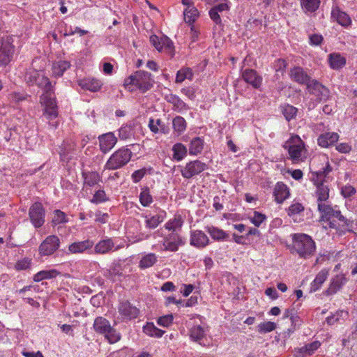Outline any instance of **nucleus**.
<instances>
[{
  "label": "nucleus",
  "mask_w": 357,
  "mask_h": 357,
  "mask_svg": "<svg viewBox=\"0 0 357 357\" xmlns=\"http://www.w3.org/2000/svg\"><path fill=\"white\" fill-rule=\"evenodd\" d=\"M24 79L29 85L36 84L43 89L44 92L40 96V102L44 107L45 112L47 110L55 112L57 104L52 85L49 79L42 72L33 69H30L26 73Z\"/></svg>",
  "instance_id": "obj_1"
},
{
  "label": "nucleus",
  "mask_w": 357,
  "mask_h": 357,
  "mask_svg": "<svg viewBox=\"0 0 357 357\" xmlns=\"http://www.w3.org/2000/svg\"><path fill=\"white\" fill-rule=\"evenodd\" d=\"M291 245L290 248L292 254L298 255L303 259H309L316 252V243L312 238L303 233H295L291 235Z\"/></svg>",
  "instance_id": "obj_2"
},
{
  "label": "nucleus",
  "mask_w": 357,
  "mask_h": 357,
  "mask_svg": "<svg viewBox=\"0 0 357 357\" xmlns=\"http://www.w3.org/2000/svg\"><path fill=\"white\" fill-rule=\"evenodd\" d=\"M283 147L288 151L289 158L294 164L303 162L307 158V149L304 142L298 135L291 136Z\"/></svg>",
  "instance_id": "obj_3"
},
{
  "label": "nucleus",
  "mask_w": 357,
  "mask_h": 357,
  "mask_svg": "<svg viewBox=\"0 0 357 357\" xmlns=\"http://www.w3.org/2000/svg\"><path fill=\"white\" fill-rule=\"evenodd\" d=\"M93 327L95 332L104 335L109 344L116 343L121 340V334L111 326L109 321L103 317H96Z\"/></svg>",
  "instance_id": "obj_4"
},
{
  "label": "nucleus",
  "mask_w": 357,
  "mask_h": 357,
  "mask_svg": "<svg viewBox=\"0 0 357 357\" xmlns=\"http://www.w3.org/2000/svg\"><path fill=\"white\" fill-rule=\"evenodd\" d=\"M331 171L332 168L326 159L325 166L321 169L315 172L317 178L314 179L317 185L316 195L318 203H324V202L329 197V188L324 183V181Z\"/></svg>",
  "instance_id": "obj_5"
},
{
  "label": "nucleus",
  "mask_w": 357,
  "mask_h": 357,
  "mask_svg": "<svg viewBox=\"0 0 357 357\" xmlns=\"http://www.w3.org/2000/svg\"><path fill=\"white\" fill-rule=\"evenodd\" d=\"M132 151L128 148H121L116 151L105 165V169L115 170L125 166L131 159Z\"/></svg>",
  "instance_id": "obj_6"
},
{
  "label": "nucleus",
  "mask_w": 357,
  "mask_h": 357,
  "mask_svg": "<svg viewBox=\"0 0 357 357\" xmlns=\"http://www.w3.org/2000/svg\"><path fill=\"white\" fill-rule=\"evenodd\" d=\"M153 84L151 74L145 71H137L125 80V85H135L143 92L150 89Z\"/></svg>",
  "instance_id": "obj_7"
},
{
  "label": "nucleus",
  "mask_w": 357,
  "mask_h": 357,
  "mask_svg": "<svg viewBox=\"0 0 357 357\" xmlns=\"http://www.w3.org/2000/svg\"><path fill=\"white\" fill-rule=\"evenodd\" d=\"M317 206L320 213L319 222L326 224L325 228H331V223H333L341 213L338 206H332L326 203H318Z\"/></svg>",
  "instance_id": "obj_8"
},
{
  "label": "nucleus",
  "mask_w": 357,
  "mask_h": 357,
  "mask_svg": "<svg viewBox=\"0 0 357 357\" xmlns=\"http://www.w3.org/2000/svg\"><path fill=\"white\" fill-rule=\"evenodd\" d=\"M13 38L11 36L2 37L0 39V66H6L13 59L15 53Z\"/></svg>",
  "instance_id": "obj_9"
},
{
  "label": "nucleus",
  "mask_w": 357,
  "mask_h": 357,
  "mask_svg": "<svg viewBox=\"0 0 357 357\" xmlns=\"http://www.w3.org/2000/svg\"><path fill=\"white\" fill-rule=\"evenodd\" d=\"M60 239L56 235L47 236L38 247V254L41 257L52 255L60 247Z\"/></svg>",
  "instance_id": "obj_10"
},
{
  "label": "nucleus",
  "mask_w": 357,
  "mask_h": 357,
  "mask_svg": "<svg viewBox=\"0 0 357 357\" xmlns=\"http://www.w3.org/2000/svg\"><path fill=\"white\" fill-rule=\"evenodd\" d=\"M29 217L32 225L40 228L45 223V210L42 203L36 202L29 208Z\"/></svg>",
  "instance_id": "obj_11"
},
{
  "label": "nucleus",
  "mask_w": 357,
  "mask_h": 357,
  "mask_svg": "<svg viewBox=\"0 0 357 357\" xmlns=\"http://www.w3.org/2000/svg\"><path fill=\"white\" fill-rule=\"evenodd\" d=\"M150 43L159 52H165L171 56L174 54V46L173 42L166 36L158 37L153 34L150 36Z\"/></svg>",
  "instance_id": "obj_12"
},
{
  "label": "nucleus",
  "mask_w": 357,
  "mask_h": 357,
  "mask_svg": "<svg viewBox=\"0 0 357 357\" xmlns=\"http://www.w3.org/2000/svg\"><path fill=\"white\" fill-rule=\"evenodd\" d=\"M208 169V165L199 160H195L186 163L181 170L182 176L185 178H191Z\"/></svg>",
  "instance_id": "obj_13"
},
{
  "label": "nucleus",
  "mask_w": 357,
  "mask_h": 357,
  "mask_svg": "<svg viewBox=\"0 0 357 357\" xmlns=\"http://www.w3.org/2000/svg\"><path fill=\"white\" fill-rule=\"evenodd\" d=\"M117 309L120 319L122 321H130L136 319L139 314V310L128 301H120Z\"/></svg>",
  "instance_id": "obj_14"
},
{
  "label": "nucleus",
  "mask_w": 357,
  "mask_h": 357,
  "mask_svg": "<svg viewBox=\"0 0 357 357\" xmlns=\"http://www.w3.org/2000/svg\"><path fill=\"white\" fill-rule=\"evenodd\" d=\"M185 241L178 233H170L166 235L162 242L163 251L175 252L178 250L180 246L184 245Z\"/></svg>",
  "instance_id": "obj_15"
},
{
  "label": "nucleus",
  "mask_w": 357,
  "mask_h": 357,
  "mask_svg": "<svg viewBox=\"0 0 357 357\" xmlns=\"http://www.w3.org/2000/svg\"><path fill=\"white\" fill-rule=\"evenodd\" d=\"M354 223L351 219L345 218L342 213L339 215L337 218L333 223H331V227L339 236H342L347 232H351L353 231Z\"/></svg>",
  "instance_id": "obj_16"
},
{
  "label": "nucleus",
  "mask_w": 357,
  "mask_h": 357,
  "mask_svg": "<svg viewBox=\"0 0 357 357\" xmlns=\"http://www.w3.org/2000/svg\"><path fill=\"white\" fill-rule=\"evenodd\" d=\"M145 219V227L149 229H154L158 227L166 218L165 211L159 209L155 215H143Z\"/></svg>",
  "instance_id": "obj_17"
},
{
  "label": "nucleus",
  "mask_w": 357,
  "mask_h": 357,
  "mask_svg": "<svg viewBox=\"0 0 357 357\" xmlns=\"http://www.w3.org/2000/svg\"><path fill=\"white\" fill-rule=\"evenodd\" d=\"M98 139L100 144V149L104 153L109 151L117 142L116 137L113 132H111L99 136Z\"/></svg>",
  "instance_id": "obj_18"
},
{
  "label": "nucleus",
  "mask_w": 357,
  "mask_h": 357,
  "mask_svg": "<svg viewBox=\"0 0 357 357\" xmlns=\"http://www.w3.org/2000/svg\"><path fill=\"white\" fill-rule=\"evenodd\" d=\"M190 245L197 248H204L209 243L207 235L201 230H194L190 233Z\"/></svg>",
  "instance_id": "obj_19"
},
{
  "label": "nucleus",
  "mask_w": 357,
  "mask_h": 357,
  "mask_svg": "<svg viewBox=\"0 0 357 357\" xmlns=\"http://www.w3.org/2000/svg\"><path fill=\"white\" fill-rule=\"evenodd\" d=\"M243 80L255 89L260 88L262 84V77L255 70L245 69L242 72Z\"/></svg>",
  "instance_id": "obj_20"
},
{
  "label": "nucleus",
  "mask_w": 357,
  "mask_h": 357,
  "mask_svg": "<svg viewBox=\"0 0 357 357\" xmlns=\"http://www.w3.org/2000/svg\"><path fill=\"white\" fill-rule=\"evenodd\" d=\"M273 196L275 202L282 204L289 197L290 190L283 182H278L273 189Z\"/></svg>",
  "instance_id": "obj_21"
},
{
  "label": "nucleus",
  "mask_w": 357,
  "mask_h": 357,
  "mask_svg": "<svg viewBox=\"0 0 357 357\" xmlns=\"http://www.w3.org/2000/svg\"><path fill=\"white\" fill-rule=\"evenodd\" d=\"M93 242L91 240L74 242L68 245L67 254H81L92 248Z\"/></svg>",
  "instance_id": "obj_22"
},
{
  "label": "nucleus",
  "mask_w": 357,
  "mask_h": 357,
  "mask_svg": "<svg viewBox=\"0 0 357 357\" xmlns=\"http://www.w3.org/2000/svg\"><path fill=\"white\" fill-rule=\"evenodd\" d=\"M347 282V278L344 275H337L333 278L328 288L324 292L326 296H331L337 292Z\"/></svg>",
  "instance_id": "obj_23"
},
{
  "label": "nucleus",
  "mask_w": 357,
  "mask_h": 357,
  "mask_svg": "<svg viewBox=\"0 0 357 357\" xmlns=\"http://www.w3.org/2000/svg\"><path fill=\"white\" fill-rule=\"evenodd\" d=\"M289 75L292 80L294 82L301 84H306L307 82L310 80V77L307 74V73L303 70V68L297 66L291 69Z\"/></svg>",
  "instance_id": "obj_24"
},
{
  "label": "nucleus",
  "mask_w": 357,
  "mask_h": 357,
  "mask_svg": "<svg viewBox=\"0 0 357 357\" xmlns=\"http://www.w3.org/2000/svg\"><path fill=\"white\" fill-rule=\"evenodd\" d=\"M305 85L307 91L317 96H325L328 92L327 89L322 84L311 77Z\"/></svg>",
  "instance_id": "obj_25"
},
{
  "label": "nucleus",
  "mask_w": 357,
  "mask_h": 357,
  "mask_svg": "<svg viewBox=\"0 0 357 357\" xmlns=\"http://www.w3.org/2000/svg\"><path fill=\"white\" fill-rule=\"evenodd\" d=\"M320 346L319 341H314L304 347L297 348L295 349L294 357H305V355H312Z\"/></svg>",
  "instance_id": "obj_26"
},
{
  "label": "nucleus",
  "mask_w": 357,
  "mask_h": 357,
  "mask_svg": "<svg viewBox=\"0 0 357 357\" xmlns=\"http://www.w3.org/2000/svg\"><path fill=\"white\" fill-rule=\"evenodd\" d=\"M339 139V135L337 132H326L319 136L317 139L318 144L324 148H327Z\"/></svg>",
  "instance_id": "obj_27"
},
{
  "label": "nucleus",
  "mask_w": 357,
  "mask_h": 357,
  "mask_svg": "<svg viewBox=\"0 0 357 357\" xmlns=\"http://www.w3.org/2000/svg\"><path fill=\"white\" fill-rule=\"evenodd\" d=\"M84 186L93 187L102 181L100 175L97 172H83L82 173Z\"/></svg>",
  "instance_id": "obj_28"
},
{
  "label": "nucleus",
  "mask_w": 357,
  "mask_h": 357,
  "mask_svg": "<svg viewBox=\"0 0 357 357\" xmlns=\"http://www.w3.org/2000/svg\"><path fill=\"white\" fill-rule=\"evenodd\" d=\"M158 257L155 253H146L142 256L138 266L142 270L149 268L158 263Z\"/></svg>",
  "instance_id": "obj_29"
},
{
  "label": "nucleus",
  "mask_w": 357,
  "mask_h": 357,
  "mask_svg": "<svg viewBox=\"0 0 357 357\" xmlns=\"http://www.w3.org/2000/svg\"><path fill=\"white\" fill-rule=\"evenodd\" d=\"M331 15L335 19L337 22L342 26L347 27L351 24V20L349 15L345 12L340 10L338 7L333 8Z\"/></svg>",
  "instance_id": "obj_30"
},
{
  "label": "nucleus",
  "mask_w": 357,
  "mask_h": 357,
  "mask_svg": "<svg viewBox=\"0 0 357 357\" xmlns=\"http://www.w3.org/2000/svg\"><path fill=\"white\" fill-rule=\"evenodd\" d=\"M60 275L61 272L56 269L42 270L33 275V280L36 282H39L43 280L56 278Z\"/></svg>",
  "instance_id": "obj_31"
},
{
  "label": "nucleus",
  "mask_w": 357,
  "mask_h": 357,
  "mask_svg": "<svg viewBox=\"0 0 357 357\" xmlns=\"http://www.w3.org/2000/svg\"><path fill=\"white\" fill-rule=\"evenodd\" d=\"M114 247V243L111 238L100 241L94 248L96 254L104 255L110 252Z\"/></svg>",
  "instance_id": "obj_32"
},
{
  "label": "nucleus",
  "mask_w": 357,
  "mask_h": 357,
  "mask_svg": "<svg viewBox=\"0 0 357 357\" xmlns=\"http://www.w3.org/2000/svg\"><path fill=\"white\" fill-rule=\"evenodd\" d=\"M79 86L82 89L96 92L100 89L102 83L100 80L95 78H86L79 82Z\"/></svg>",
  "instance_id": "obj_33"
},
{
  "label": "nucleus",
  "mask_w": 357,
  "mask_h": 357,
  "mask_svg": "<svg viewBox=\"0 0 357 357\" xmlns=\"http://www.w3.org/2000/svg\"><path fill=\"white\" fill-rule=\"evenodd\" d=\"M328 276V271L323 269L318 273L314 280L310 284V291L314 292L320 289L323 283L326 280Z\"/></svg>",
  "instance_id": "obj_34"
},
{
  "label": "nucleus",
  "mask_w": 357,
  "mask_h": 357,
  "mask_svg": "<svg viewBox=\"0 0 357 357\" xmlns=\"http://www.w3.org/2000/svg\"><path fill=\"white\" fill-rule=\"evenodd\" d=\"M204 139L199 137L193 138L189 146V154L190 155H197L201 153L204 149Z\"/></svg>",
  "instance_id": "obj_35"
},
{
  "label": "nucleus",
  "mask_w": 357,
  "mask_h": 357,
  "mask_svg": "<svg viewBox=\"0 0 357 357\" xmlns=\"http://www.w3.org/2000/svg\"><path fill=\"white\" fill-rule=\"evenodd\" d=\"M300 3L305 13H312L319 8L321 0H300Z\"/></svg>",
  "instance_id": "obj_36"
},
{
  "label": "nucleus",
  "mask_w": 357,
  "mask_h": 357,
  "mask_svg": "<svg viewBox=\"0 0 357 357\" xmlns=\"http://www.w3.org/2000/svg\"><path fill=\"white\" fill-rule=\"evenodd\" d=\"M183 224V218L181 215H175L172 219L169 220L165 224V228L172 231V233H176L177 230H179Z\"/></svg>",
  "instance_id": "obj_37"
},
{
  "label": "nucleus",
  "mask_w": 357,
  "mask_h": 357,
  "mask_svg": "<svg viewBox=\"0 0 357 357\" xmlns=\"http://www.w3.org/2000/svg\"><path fill=\"white\" fill-rule=\"evenodd\" d=\"M204 328L200 325H194L190 329V337L195 342L200 343V341L205 337Z\"/></svg>",
  "instance_id": "obj_38"
},
{
  "label": "nucleus",
  "mask_w": 357,
  "mask_h": 357,
  "mask_svg": "<svg viewBox=\"0 0 357 357\" xmlns=\"http://www.w3.org/2000/svg\"><path fill=\"white\" fill-rule=\"evenodd\" d=\"M70 67V63L67 61H59L52 65V73L56 77H61L63 73Z\"/></svg>",
  "instance_id": "obj_39"
},
{
  "label": "nucleus",
  "mask_w": 357,
  "mask_h": 357,
  "mask_svg": "<svg viewBox=\"0 0 357 357\" xmlns=\"http://www.w3.org/2000/svg\"><path fill=\"white\" fill-rule=\"evenodd\" d=\"M173 158L176 161L182 160L187 155V148L181 143H176L172 147Z\"/></svg>",
  "instance_id": "obj_40"
},
{
  "label": "nucleus",
  "mask_w": 357,
  "mask_h": 357,
  "mask_svg": "<svg viewBox=\"0 0 357 357\" xmlns=\"http://www.w3.org/2000/svg\"><path fill=\"white\" fill-rule=\"evenodd\" d=\"M304 206L298 202L292 203L287 209V215L292 218L295 222H298L296 219L297 216L304 211Z\"/></svg>",
  "instance_id": "obj_41"
},
{
  "label": "nucleus",
  "mask_w": 357,
  "mask_h": 357,
  "mask_svg": "<svg viewBox=\"0 0 357 357\" xmlns=\"http://www.w3.org/2000/svg\"><path fill=\"white\" fill-rule=\"evenodd\" d=\"M143 332L150 336L154 337H161L165 331L158 328L153 323H147L143 327Z\"/></svg>",
  "instance_id": "obj_42"
},
{
  "label": "nucleus",
  "mask_w": 357,
  "mask_h": 357,
  "mask_svg": "<svg viewBox=\"0 0 357 357\" xmlns=\"http://www.w3.org/2000/svg\"><path fill=\"white\" fill-rule=\"evenodd\" d=\"M329 63L333 69L337 70L345 65L346 59L339 54H331L329 55Z\"/></svg>",
  "instance_id": "obj_43"
},
{
  "label": "nucleus",
  "mask_w": 357,
  "mask_h": 357,
  "mask_svg": "<svg viewBox=\"0 0 357 357\" xmlns=\"http://www.w3.org/2000/svg\"><path fill=\"white\" fill-rule=\"evenodd\" d=\"M208 232L211 235V238L217 241H223L228 238V234L222 229L217 227H209Z\"/></svg>",
  "instance_id": "obj_44"
},
{
  "label": "nucleus",
  "mask_w": 357,
  "mask_h": 357,
  "mask_svg": "<svg viewBox=\"0 0 357 357\" xmlns=\"http://www.w3.org/2000/svg\"><path fill=\"white\" fill-rule=\"evenodd\" d=\"M139 197L140 204L144 207L149 206L153 202V197L148 188L142 189Z\"/></svg>",
  "instance_id": "obj_45"
},
{
  "label": "nucleus",
  "mask_w": 357,
  "mask_h": 357,
  "mask_svg": "<svg viewBox=\"0 0 357 357\" xmlns=\"http://www.w3.org/2000/svg\"><path fill=\"white\" fill-rule=\"evenodd\" d=\"M198 16V10L195 7L188 6L184 11V20L188 24H192Z\"/></svg>",
  "instance_id": "obj_46"
},
{
  "label": "nucleus",
  "mask_w": 357,
  "mask_h": 357,
  "mask_svg": "<svg viewBox=\"0 0 357 357\" xmlns=\"http://www.w3.org/2000/svg\"><path fill=\"white\" fill-rule=\"evenodd\" d=\"M192 76H193V74L192 73V70L190 68H181L176 73V82L181 83L185 79H192Z\"/></svg>",
  "instance_id": "obj_47"
},
{
  "label": "nucleus",
  "mask_w": 357,
  "mask_h": 357,
  "mask_svg": "<svg viewBox=\"0 0 357 357\" xmlns=\"http://www.w3.org/2000/svg\"><path fill=\"white\" fill-rule=\"evenodd\" d=\"M122 275L119 266H113L107 269L104 273V276L112 282L116 280V278Z\"/></svg>",
  "instance_id": "obj_48"
},
{
  "label": "nucleus",
  "mask_w": 357,
  "mask_h": 357,
  "mask_svg": "<svg viewBox=\"0 0 357 357\" xmlns=\"http://www.w3.org/2000/svg\"><path fill=\"white\" fill-rule=\"evenodd\" d=\"M149 127L154 133H158L159 132H165V125L162 123L160 119L155 121L153 119H150L149 122Z\"/></svg>",
  "instance_id": "obj_49"
},
{
  "label": "nucleus",
  "mask_w": 357,
  "mask_h": 357,
  "mask_svg": "<svg viewBox=\"0 0 357 357\" xmlns=\"http://www.w3.org/2000/svg\"><path fill=\"white\" fill-rule=\"evenodd\" d=\"M68 218L64 212L61 210H55L54 212V217L52 218V222L53 225H57L61 223L67 222Z\"/></svg>",
  "instance_id": "obj_50"
},
{
  "label": "nucleus",
  "mask_w": 357,
  "mask_h": 357,
  "mask_svg": "<svg viewBox=\"0 0 357 357\" xmlns=\"http://www.w3.org/2000/svg\"><path fill=\"white\" fill-rule=\"evenodd\" d=\"M276 324L272 321H264L258 325V332L266 333L274 331L276 328Z\"/></svg>",
  "instance_id": "obj_51"
},
{
  "label": "nucleus",
  "mask_w": 357,
  "mask_h": 357,
  "mask_svg": "<svg viewBox=\"0 0 357 357\" xmlns=\"http://www.w3.org/2000/svg\"><path fill=\"white\" fill-rule=\"evenodd\" d=\"M89 215L91 218L95 217L94 220L100 224H105L107 221L109 215L107 213H102L100 211L96 212L90 211Z\"/></svg>",
  "instance_id": "obj_52"
},
{
  "label": "nucleus",
  "mask_w": 357,
  "mask_h": 357,
  "mask_svg": "<svg viewBox=\"0 0 357 357\" xmlns=\"http://www.w3.org/2000/svg\"><path fill=\"white\" fill-rule=\"evenodd\" d=\"M174 129L178 132H183L186 128L185 120L181 116H176L173 120Z\"/></svg>",
  "instance_id": "obj_53"
},
{
  "label": "nucleus",
  "mask_w": 357,
  "mask_h": 357,
  "mask_svg": "<svg viewBox=\"0 0 357 357\" xmlns=\"http://www.w3.org/2000/svg\"><path fill=\"white\" fill-rule=\"evenodd\" d=\"M249 218L255 227H259L266 220V216L258 211H254L253 215Z\"/></svg>",
  "instance_id": "obj_54"
},
{
  "label": "nucleus",
  "mask_w": 357,
  "mask_h": 357,
  "mask_svg": "<svg viewBox=\"0 0 357 357\" xmlns=\"http://www.w3.org/2000/svg\"><path fill=\"white\" fill-rule=\"evenodd\" d=\"M108 200L105 192L103 190H97L93 195L91 202L94 204L105 202Z\"/></svg>",
  "instance_id": "obj_55"
},
{
  "label": "nucleus",
  "mask_w": 357,
  "mask_h": 357,
  "mask_svg": "<svg viewBox=\"0 0 357 357\" xmlns=\"http://www.w3.org/2000/svg\"><path fill=\"white\" fill-rule=\"evenodd\" d=\"M169 101L174 105V107L176 109L180 111L189 109L188 106L176 96L172 97Z\"/></svg>",
  "instance_id": "obj_56"
},
{
  "label": "nucleus",
  "mask_w": 357,
  "mask_h": 357,
  "mask_svg": "<svg viewBox=\"0 0 357 357\" xmlns=\"http://www.w3.org/2000/svg\"><path fill=\"white\" fill-rule=\"evenodd\" d=\"M174 317L172 314L162 316L158 318L157 323L163 327H169L173 322Z\"/></svg>",
  "instance_id": "obj_57"
},
{
  "label": "nucleus",
  "mask_w": 357,
  "mask_h": 357,
  "mask_svg": "<svg viewBox=\"0 0 357 357\" xmlns=\"http://www.w3.org/2000/svg\"><path fill=\"white\" fill-rule=\"evenodd\" d=\"M31 259L29 258H24L18 260L15 264V268L17 271H23L28 269L31 266Z\"/></svg>",
  "instance_id": "obj_58"
},
{
  "label": "nucleus",
  "mask_w": 357,
  "mask_h": 357,
  "mask_svg": "<svg viewBox=\"0 0 357 357\" xmlns=\"http://www.w3.org/2000/svg\"><path fill=\"white\" fill-rule=\"evenodd\" d=\"M146 169L145 168H142V169L135 171L131 175L132 181L135 183H138L146 175Z\"/></svg>",
  "instance_id": "obj_59"
},
{
  "label": "nucleus",
  "mask_w": 357,
  "mask_h": 357,
  "mask_svg": "<svg viewBox=\"0 0 357 357\" xmlns=\"http://www.w3.org/2000/svg\"><path fill=\"white\" fill-rule=\"evenodd\" d=\"M341 193L344 197H349L356 193V189L350 185H347L342 188Z\"/></svg>",
  "instance_id": "obj_60"
},
{
  "label": "nucleus",
  "mask_w": 357,
  "mask_h": 357,
  "mask_svg": "<svg viewBox=\"0 0 357 357\" xmlns=\"http://www.w3.org/2000/svg\"><path fill=\"white\" fill-rule=\"evenodd\" d=\"M130 128L129 127L125 126L121 127L119 130V137L121 139H128L130 135Z\"/></svg>",
  "instance_id": "obj_61"
},
{
  "label": "nucleus",
  "mask_w": 357,
  "mask_h": 357,
  "mask_svg": "<svg viewBox=\"0 0 357 357\" xmlns=\"http://www.w3.org/2000/svg\"><path fill=\"white\" fill-rule=\"evenodd\" d=\"M209 15L211 20L216 24H221V18L219 15V12H218L215 8H212L209 11Z\"/></svg>",
  "instance_id": "obj_62"
},
{
  "label": "nucleus",
  "mask_w": 357,
  "mask_h": 357,
  "mask_svg": "<svg viewBox=\"0 0 357 357\" xmlns=\"http://www.w3.org/2000/svg\"><path fill=\"white\" fill-rule=\"evenodd\" d=\"M29 97L30 96H29L27 95L22 94L20 93H13L11 94L12 100L16 102H24V101L26 100V99Z\"/></svg>",
  "instance_id": "obj_63"
},
{
  "label": "nucleus",
  "mask_w": 357,
  "mask_h": 357,
  "mask_svg": "<svg viewBox=\"0 0 357 357\" xmlns=\"http://www.w3.org/2000/svg\"><path fill=\"white\" fill-rule=\"evenodd\" d=\"M310 44L312 45H319L323 41V37L321 35L312 34L310 36Z\"/></svg>",
  "instance_id": "obj_64"
}]
</instances>
